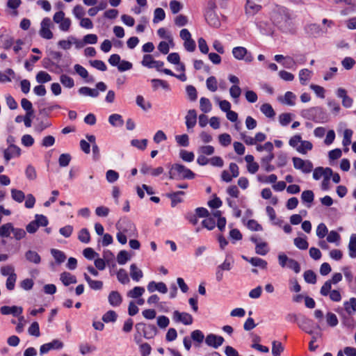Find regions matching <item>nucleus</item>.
Segmentation results:
<instances>
[{"mask_svg": "<svg viewBox=\"0 0 356 356\" xmlns=\"http://www.w3.org/2000/svg\"><path fill=\"white\" fill-rule=\"evenodd\" d=\"M36 81L40 84L47 83L51 80V76L44 71H40L36 76Z\"/></svg>", "mask_w": 356, "mask_h": 356, "instance_id": "41", "label": "nucleus"}, {"mask_svg": "<svg viewBox=\"0 0 356 356\" xmlns=\"http://www.w3.org/2000/svg\"><path fill=\"white\" fill-rule=\"evenodd\" d=\"M305 281L309 284H315L316 282V275L312 270H307L303 275Z\"/></svg>", "mask_w": 356, "mask_h": 356, "instance_id": "53", "label": "nucleus"}, {"mask_svg": "<svg viewBox=\"0 0 356 356\" xmlns=\"http://www.w3.org/2000/svg\"><path fill=\"white\" fill-rule=\"evenodd\" d=\"M216 225V223L214 218L211 217L210 215L202 221V227L208 230H213L215 228Z\"/></svg>", "mask_w": 356, "mask_h": 356, "instance_id": "45", "label": "nucleus"}, {"mask_svg": "<svg viewBox=\"0 0 356 356\" xmlns=\"http://www.w3.org/2000/svg\"><path fill=\"white\" fill-rule=\"evenodd\" d=\"M0 312L3 315H13L15 317H18L23 312V308L19 306H2L0 308Z\"/></svg>", "mask_w": 356, "mask_h": 356, "instance_id": "16", "label": "nucleus"}, {"mask_svg": "<svg viewBox=\"0 0 356 356\" xmlns=\"http://www.w3.org/2000/svg\"><path fill=\"white\" fill-rule=\"evenodd\" d=\"M292 161L294 168L303 173H310L313 170V163L309 160H303L299 157H293Z\"/></svg>", "mask_w": 356, "mask_h": 356, "instance_id": "8", "label": "nucleus"}, {"mask_svg": "<svg viewBox=\"0 0 356 356\" xmlns=\"http://www.w3.org/2000/svg\"><path fill=\"white\" fill-rule=\"evenodd\" d=\"M79 240L83 243H88L90 241V236L88 229L82 228L78 236Z\"/></svg>", "mask_w": 356, "mask_h": 356, "instance_id": "48", "label": "nucleus"}, {"mask_svg": "<svg viewBox=\"0 0 356 356\" xmlns=\"http://www.w3.org/2000/svg\"><path fill=\"white\" fill-rule=\"evenodd\" d=\"M95 86V88H90L87 86L81 87L78 90V93L82 96L97 98L99 95V92H105L107 89L106 84L102 81L96 83Z\"/></svg>", "mask_w": 356, "mask_h": 356, "instance_id": "4", "label": "nucleus"}, {"mask_svg": "<svg viewBox=\"0 0 356 356\" xmlns=\"http://www.w3.org/2000/svg\"><path fill=\"white\" fill-rule=\"evenodd\" d=\"M173 320L175 322H181L184 325H189L193 323V316L186 312H179V311H175L173 312Z\"/></svg>", "mask_w": 356, "mask_h": 356, "instance_id": "13", "label": "nucleus"}, {"mask_svg": "<svg viewBox=\"0 0 356 356\" xmlns=\"http://www.w3.org/2000/svg\"><path fill=\"white\" fill-rule=\"evenodd\" d=\"M342 275L340 273H334L330 280H327L321 286L320 293L323 296H327L330 289H332V284H337L342 280Z\"/></svg>", "mask_w": 356, "mask_h": 356, "instance_id": "11", "label": "nucleus"}, {"mask_svg": "<svg viewBox=\"0 0 356 356\" xmlns=\"http://www.w3.org/2000/svg\"><path fill=\"white\" fill-rule=\"evenodd\" d=\"M261 6L255 4L251 1H247L245 10L247 13L254 14L257 13L261 9Z\"/></svg>", "mask_w": 356, "mask_h": 356, "instance_id": "60", "label": "nucleus"}, {"mask_svg": "<svg viewBox=\"0 0 356 356\" xmlns=\"http://www.w3.org/2000/svg\"><path fill=\"white\" fill-rule=\"evenodd\" d=\"M261 112L267 118H273L275 115V112L272 106L268 103L263 104L260 107Z\"/></svg>", "mask_w": 356, "mask_h": 356, "instance_id": "26", "label": "nucleus"}, {"mask_svg": "<svg viewBox=\"0 0 356 356\" xmlns=\"http://www.w3.org/2000/svg\"><path fill=\"white\" fill-rule=\"evenodd\" d=\"M51 25L52 22L49 17H44L42 20L39 31L41 38L47 40H50L53 38V33L50 30Z\"/></svg>", "mask_w": 356, "mask_h": 356, "instance_id": "10", "label": "nucleus"}, {"mask_svg": "<svg viewBox=\"0 0 356 356\" xmlns=\"http://www.w3.org/2000/svg\"><path fill=\"white\" fill-rule=\"evenodd\" d=\"M349 256L351 258L356 257V235L352 234L348 243Z\"/></svg>", "mask_w": 356, "mask_h": 356, "instance_id": "34", "label": "nucleus"}, {"mask_svg": "<svg viewBox=\"0 0 356 356\" xmlns=\"http://www.w3.org/2000/svg\"><path fill=\"white\" fill-rule=\"evenodd\" d=\"M300 115L305 119L312 120L316 123H323L327 121L328 117L326 112L319 106L304 109Z\"/></svg>", "mask_w": 356, "mask_h": 356, "instance_id": "3", "label": "nucleus"}, {"mask_svg": "<svg viewBox=\"0 0 356 356\" xmlns=\"http://www.w3.org/2000/svg\"><path fill=\"white\" fill-rule=\"evenodd\" d=\"M268 251L269 249L268 248V244L266 242L257 243L255 247V252L257 254L264 256L268 252Z\"/></svg>", "mask_w": 356, "mask_h": 356, "instance_id": "51", "label": "nucleus"}, {"mask_svg": "<svg viewBox=\"0 0 356 356\" xmlns=\"http://www.w3.org/2000/svg\"><path fill=\"white\" fill-rule=\"evenodd\" d=\"M273 159L274 154L273 153H270L261 159V165L266 172H272L275 169V166L270 164V162Z\"/></svg>", "mask_w": 356, "mask_h": 356, "instance_id": "22", "label": "nucleus"}, {"mask_svg": "<svg viewBox=\"0 0 356 356\" xmlns=\"http://www.w3.org/2000/svg\"><path fill=\"white\" fill-rule=\"evenodd\" d=\"M156 60H154L151 54H145L143 57L141 64L146 67L152 68Z\"/></svg>", "mask_w": 356, "mask_h": 356, "instance_id": "61", "label": "nucleus"}, {"mask_svg": "<svg viewBox=\"0 0 356 356\" xmlns=\"http://www.w3.org/2000/svg\"><path fill=\"white\" fill-rule=\"evenodd\" d=\"M179 157L186 162H192L195 159V155L193 152H188L185 149H181L179 152Z\"/></svg>", "mask_w": 356, "mask_h": 356, "instance_id": "50", "label": "nucleus"}, {"mask_svg": "<svg viewBox=\"0 0 356 356\" xmlns=\"http://www.w3.org/2000/svg\"><path fill=\"white\" fill-rule=\"evenodd\" d=\"M152 88L154 90H156L159 87H161L163 89L165 90H170V88L167 81L159 79H153L151 80Z\"/></svg>", "mask_w": 356, "mask_h": 356, "instance_id": "29", "label": "nucleus"}, {"mask_svg": "<svg viewBox=\"0 0 356 356\" xmlns=\"http://www.w3.org/2000/svg\"><path fill=\"white\" fill-rule=\"evenodd\" d=\"M312 72L308 69H302L299 72L300 82L302 85H306L311 78Z\"/></svg>", "mask_w": 356, "mask_h": 356, "instance_id": "44", "label": "nucleus"}, {"mask_svg": "<svg viewBox=\"0 0 356 356\" xmlns=\"http://www.w3.org/2000/svg\"><path fill=\"white\" fill-rule=\"evenodd\" d=\"M343 306L344 309L348 314H350L353 312H356V298H350L349 301L344 302Z\"/></svg>", "mask_w": 356, "mask_h": 356, "instance_id": "40", "label": "nucleus"}, {"mask_svg": "<svg viewBox=\"0 0 356 356\" xmlns=\"http://www.w3.org/2000/svg\"><path fill=\"white\" fill-rule=\"evenodd\" d=\"M298 325L306 333L311 335L313 334L314 321L312 319L306 317L304 315H300V319L298 320Z\"/></svg>", "mask_w": 356, "mask_h": 356, "instance_id": "12", "label": "nucleus"}, {"mask_svg": "<svg viewBox=\"0 0 356 356\" xmlns=\"http://www.w3.org/2000/svg\"><path fill=\"white\" fill-rule=\"evenodd\" d=\"M175 141L181 147H187L189 145V137L186 134L175 136Z\"/></svg>", "mask_w": 356, "mask_h": 356, "instance_id": "46", "label": "nucleus"}, {"mask_svg": "<svg viewBox=\"0 0 356 356\" xmlns=\"http://www.w3.org/2000/svg\"><path fill=\"white\" fill-rule=\"evenodd\" d=\"M118 318V314L117 313L113 310H109L106 312L103 316H102V321L106 323H115L117 321Z\"/></svg>", "mask_w": 356, "mask_h": 356, "instance_id": "33", "label": "nucleus"}, {"mask_svg": "<svg viewBox=\"0 0 356 356\" xmlns=\"http://www.w3.org/2000/svg\"><path fill=\"white\" fill-rule=\"evenodd\" d=\"M205 19L208 24L213 27L218 28L220 25V22L217 15L212 10L207 11L205 14Z\"/></svg>", "mask_w": 356, "mask_h": 356, "instance_id": "19", "label": "nucleus"}, {"mask_svg": "<svg viewBox=\"0 0 356 356\" xmlns=\"http://www.w3.org/2000/svg\"><path fill=\"white\" fill-rule=\"evenodd\" d=\"M326 321L327 325L330 327H335L339 323V321L336 314L330 312L326 314Z\"/></svg>", "mask_w": 356, "mask_h": 356, "instance_id": "59", "label": "nucleus"}, {"mask_svg": "<svg viewBox=\"0 0 356 356\" xmlns=\"http://www.w3.org/2000/svg\"><path fill=\"white\" fill-rule=\"evenodd\" d=\"M60 81L63 84V86L67 88H72L74 86V79L66 74H62L60 76Z\"/></svg>", "mask_w": 356, "mask_h": 356, "instance_id": "47", "label": "nucleus"}, {"mask_svg": "<svg viewBox=\"0 0 356 356\" xmlns=\"http://www.w3.org/2000/svg\"><path fill=\"white\" fill-rule=\"evenodd\" d=\"M355 60L349 56L345 57L341 60V65L343 67L344 69L349 70H351L354 65H355Z\"/></svg>", "mask_w": 356, "mask_h": 356, "instance_id": "64", "label": "nucleus"}, {"mask_svg": "<svg viewBox=\"0 0 356 356\" xmlns=\"http://www.w3.org/2000/svg\"><path fill=\"white\" fill-rule=\"evenodd\" d=\"M136 103L141 109L146 111L152 108V104L149 102H145L142 95H138L136 98Z\"/></svg>", "mask_w": 356, "mask_h": 356, "instance_id": "38", "label": "nucleus"}, {"mask_svg": "<svg viewBox=\"0 0 356 356\" xmlns=\"http://www.w3.org/2000/svg\"><path fill=\"white\" fill-rule=\"evenodd\" d=\"M131 259V256L126 250H120L117 255V261L120 265L125 264Z\"/></svg>", "mask_w": 356, "mask_h": 356, "instance_id": "43", "label": "nucleus"}, {"mask_svg": "<svg viewBox=\"0 0 356 356\" xmlns=\"http://www.w3.org/2000/svg\"><path fill=\"white\" fill-rule=\"evenodd\" d=\"M232 55L237 60H245L247 63L253 60V56L244 47H236L232 49Z\"/></svg>", "mask_w": 356, "mask_h": 356, "instance_id": "9", "label": "nucleus"}, {"mask_svg": "<svg viewBox=\"0 0 356 356\" xmlns=\"http://www.w3.org/2000/svg\"><path fill=\"white\" fill-rule=\"evenodd\" d=\"M279 265L282 268H288L296 273L300 272L299 263L293 259L289 258L284 253H280L277 257Z\"/></svg>", "mask_w": 356, "mask_h": 356, "instance_id": "6", "label": "nucleus"}, {"mask_svg": "<svg viewBox=\"0 0 356 356\" xmlns=\"http://www.w3.org/2000/svg\"><path fill=\"white\" fill-rule=\"evenodd\" d=\"M116 229L129 236L134 235L136 231L135 225L127 218H121L116 223Z\"/></svg>", "mask_w": 356, "mask_h": 356, "instance_id": "7", "label": "nucleus"}, {"mask_svg": "<svg viewBox=\"0 0 356 356\" xmlns=\"http://www.w3.org/2000/svg\"><path fill=\"white\" fill-rule=\"evenodd\" d=\"M294 245L300 250H307L309 247V243L306 238L297 237L294 238Z\"/></svg>", "mask_w": 356, "mask_h": 356, "instance_id": "55", "label": "nucleus"}, {"mask_svg": "<svg viewBox=\"0 0 356 356\" xmlns=\"http://www.w3.org/2000/svg\"><path fill=\"white\" fill-rule=\"evenodd\" d=\"M273 23L282 31L288 32L291 28V19L288 10L282 6L276 7L271 13Z\"/></svg>", "mask_w": 356, "mask_h": 356, "instance_id": "1", "label": "nucleus"}, {"mask_svg": "<svg viewBox=\"0 0 356 356\" xmlns=\"http://www.w3.org/2000/svg\"><path fill=\"white\" fill-rule=\"evenodd\" d=\"M60 280L65 286L77 282L76 277L68 272H63L60 275Z\"/></svg>", "mask_w": 356, "mask_h": 356, "instance_id": "23", "label": "nucleus"}, {"mask_svg": "<svg viewBox=\"0 0 356 356\" xmlns=\"http://www.w3.org/2000/svg\"><path fill=\"white\" fill-rule=\"evenodd\" d=\"M10 193L12 199L18 203H22L25 200V194L21 190L12 188Z\"/></svg>", "mask_w": 356, "mask_h": 356, "instance_id": "31", "label": "nucleus"}, {"mask_svg": "<svg viewBox=\"0 0 356 356\" xmlns=\"http://www.w3.org/2000/svg\"><path fill=\"white\" fill-rule=\"evenodd\" d=\"M186 126L188 129L193 128L197 123V113L194 109H191L188 111L185 117Z\"/></svg>", "mask_w": 356, "mask_h": 356, "instance_id": "18", "label": "nucleus"}, {"mask_svg": "<svg viewBox=\"0 0 356 356\" xmlns=\"http://www.w3.org/2000/svg\"><path fill=\"white\" fill-rule=\"evenodd\" d=\"M135 329L139 334L142 333L143 337L147 339H153L158 333L156 327L153 324L138 323L135 325Z\"/></svg>", "mask_w": 356, "mask_h": 356, "instance_id": "5", "label": "nucleus"}, {"mask_svg": "<svg viewBox=\"0 0 356 356\" xmlns=\"http://www.w3.org/2000/svg\"><path fill=\"white\" fill-rule=\"evenodd\" d=\"M200 108L203 113H207L211 111L212 104L208 98L201 97L200 99Z\"/></svg>", "mask_w": 356, "mask_h": 356, "instance_id": "30", "label": "nucleus"}, {"mask_svg": "<svg viewBox=\"0 0 356 356\" xmlns=\"http://www.w3.org/2000/svg\"><path fill=\"white\" fill-rule=\"evenodd\" d=\"M206 85L208 90L211 92H216L218 89V83L215 76H209L206 81Z\"/></svg>", "mask_w": 356, "mask_h": 356, "instance_id": "54", "label": "nucleus"}, {"mask_svg": "<svg viewBox=\"0 0 356 356\" xmlns=\"http://www.w3.org/2000/svg\"><path fill=\"white\" fill-rule=\"evenodd\" d=\"M15 74V72L10 68L6 69L4 72H0V82H10L12 81L11 76L14 78Z\"/></svg>", "mask_w": 356, "mask_h": 356, "instance_id": "28", "label": "nucleus"}, {"mask_svg": "<svg viewBox=\"0 0 356 356\" xmlns=\"http://www.w3.org/2000/svg\"><path fill=\"white\" fill-rule=\"evenodd\" d=\"M313 145L310 141L302 140L300 145L296 148V150L301 154H306L308 150H311Z\"/></svg>", "mask_w": 356, "mask_h": 356, "instance_id": "49", "label": "nucleus"}, {"mask_svg": "<svg viewBox=\"0 0 356 356\" xmlns=\"http://www.w3.org/2000/svg\"><path fill=\"white\" fill-rule=\"evenodd\" d=\"M108 122L114 127H122L124 124V120L121 115L113 113L108 117Z\"/></svg>", "mask_w": 356, "mask_h": 356, "instance_id": "25", "label": "nucleus"}, {"mask_svg": "<svg viewBox=\"0 0 356 356\" xmlns=\"http://www.w3.org/2000/svg\"><path fill=\"white\" fill-rule=\"evenodd\" d=\"M117 279L122 284H127L130 282L127 272L124 268H120L116 273Z\"/></svg>", "mask_w": 356, "mask_h": 356, "instance_id": "39", "label": "nucleus"}, {"mask_svg": "<svg viewBox=\"0 0 356 356\" xmlns=\"http://www.w3.org/2000/svg\"><path fill=\"white\" fill-rule=\"evenodd\" d=\"M191 337L194 341L197 342L198 343H202L204 339V335L200 330L193 331L191 334Z\"/></svg>", "mask_w": 356, "mask_h": 356, "instance_id": "62", "label": "nucleus"}, {"mask_svg": "<svg viewBox=\"0 0 356 356\" xmlns=\"http://www.w3.org/2000/svg\"><path fill=\"white\" fill-rule=\"evenodd\" d=\"M185 192L182 191H179L177 192H172L170 193H168L166 196L170 199L171 200V207H175L177 205V204L181 203L183 200L180 197L181 195H184Z\"/></svg>", "mask_w": 356, "mask_h": 356, "instance_id": "21", "label": "nucleus"}, {"mask_svg": "<svg viewBox=\"0 0 356 356\" xmlns=\"http://www.w3.org/2000/svg\"><path fill=\"white\" fill-rule=\"evenodd\" d=\"M250 264L261 269H266L268 266L267 261L259 257H251L250 259Z\"/></svg>", "mask_w": 356, "mask_h": 356, "instance_id": "37", "label": "nucleus"}, {"mask_svg": "<svg viewBox=\"0 0 356 356\" xmlns=\"http://www.w3.org/2000/svg\"><path fill=\"white\" fill-rule=\"evenodd\" d=\"M83 277L91 289L98 291L101 290L103 288L102 281L92 280L86 273H83Z\"/></svg>", "mask_w": 356, "mask_h": 356, "instance_id": "20", "label": "nucleus"}, {"mask_svg": "<svg viewBox=\"0 0 356 356\" xmlns=\"http://www.w3.org/2000/svg\"><path fill=\"white\" fill-rule=\"evenodd\" d=\"M24 256L26 259L30 263L39 264L41 262V257L40 254L34 250H29L26 251Z\"/></svg>", "mask_w": 356, "mask_h": 356, "instance_id": "24", "label": "nucleus"}, {"mask_svg": "<svg viewBox=\"0 0 356 356\" xmlns=\"http://www.w3.org/2000/svg\"><path fill=\"white\" fill-rule=\"evenodd\" d=\"M122 296L117 291H112L108 296V301L111 306L118 307L121 305L122 302Z\"/></svg>", "mask_w": 356, "mask_h": 356, "instance_id": "17", "label": "nucleus"}, {"mask_svg": "<svg viewBox=\"0 0 356 356\" xmlns=\"http://www.w3.org/2000/svg\"><path fill=\"white\" fill-rule=\"evenodd\" d=\"M21 154V149L15 145H11L3 151V157L8 163L11 159L18 157Z\"/></svg>", "mask_w": 356, "mask_h": 356, "instance_id": "15", "label": "nucleus"}, {"mask_svg": "<svg viewBox=\"0 0 356 356\" xmlns=\"http://www.w3.org/2000/svg\"><path fill=\"white\" fill-rule=\"evenodd\" d=\"M13 225L11 222H8L2 225L0 227V236L3 238H8L12 232Z\"/></svg>", "mask_w": 356, "mask_h": 356, "instance_id": "36", "label": "nucleus"}, {"mask_svg": "<svg viewBox=\"0 0 356 356\" xmlns=\"http://www.w3.org/2000/svg\"><path fill=\"white\" fill-rule=\"evenodd\" d=\"M28 332L31 336L39 337L40 336V332L38 323L35 321L33 322L28 329Z\"/></svg>", "mask_w": 356, "mask_h": 356, "instance_id": "57", "label": "nucleus"}, {"mask_svg": "<svg viewBox=\"0 0 356 356\" xmlns=\"http://www.w3.org/2000/svg\"><path fill=\"white\" fill-rule=\"evenodd\" d=\"M145 292V289L143 286H135L133 289L127 292V296L131 298H138Z\"/></svg>", "mask_w": 356, "mask_h": 356, "instance_id": "42", "label": "nucleus"}, {"mask_svg": "<svg viewBox=\"0 0 356 356\" xmlns=\"http://www.w3.org/2000/svg\"><path fill=\"white\" fill-rule=\"evenodd\" d=\"M169 179H193L195 174L189 168L181 163H174L169 165Z\"/></svg>", "mask_w": 356, "mask_h": 356, "instance_id": "2", "label": "nucleus"}, {"mask_svg": "<svg viewBox=\"0 0 356 356\" xmlns=\"http://www.w3.org/2000/svg\"><path fill=\"white\" fill-rule=\"evenodd\" d=\"M131 145L133 147L138 148V149L144 150L147 147V139H143V140L133 139L131 140Z\"/></svg>", "mask_w": 356, "mask_h": 356, "instance_id": "58", "label": "nucleus"}, {"mask_svg": "<svg viewBox=\"0 0 356 356\" xmlns=\"http://www.w3.org/2000/svg\"><path fill=\"white\" fill-rule=\"evenodd\" d=\"M224 338L214 334H209L205 338V343L207 346L213 348H218L224 342Z\"/></svg>", "mask_w": 356, "mask_h": 356, "instance_id": "14", "label": "nucleus"}, {"mask_svg": "<svg viewBox=\"0 0 356 356\" xmlns=\"http://www.w3.org/2000/svg\"><path fill=\"white\" fill-rule=\"evenodd\" d=\"M165 17V13L163 8H157L154 10V19L153 22L156 24L162 20H163Z\"/></svg>", "mask_w": 356, "mask_h": 356, "instance_id": "52", "label": "nucleus"}, {"mask_svg": "<svg viewBox=\"0 0 356 356\" xmlns=\"http://www.w3.org/2000/svg\"><path fill=\"white\" fill-rule=\"evenodd\" d=\"M51 254L54 257L57 264H60L65 261L66 256L63 252L57 249H51Z\"/></svg>", "mask_w": 356, "mask_h": 356, "instance_id": "32", "label": "nucleus"}, {"mask_svg": "<svg viewBox=\"0 0 356 356\" xmlns=\"http://www.w3.org/2000/svg\"><path fill=\"white\" fill-rule=\"evenodd\" d=\"M130 276L134 281L138 282L143 277V273L136 264H133L130 266Z\"/></svg>", "mask_w": 356, "mask_h": 356, "instance_id": "27", "label": "nucleus"}, {"mask_svg": "<svg viewBox=\"0 0 356 356\" xmlns=\"http://www.w3.org/2000/svg\"><path fill=\"white\" fill-rule=\"evenodd\" d=\"M314 193L310 190L305 191L301 194V200L303 202L310 204L314 201Z\"/></svg>", "mask_w": 356, "mask_h": 356, "instance_id": "63", "label": "nucleus"}, {"mask_svg": "<svg viewBox=\"0 0 356 356\" xmlns=\"http://www.w3.org/2000/svg\"><path fill=\"white\" fill-rule=\"evenodd\" d=\"M284 348L282 343L278 341L272 342V355L273 356H280L283 353Z\"/></svg>", "mask_w": 356, "mask_h": 356, "instance_id": "35", "label": "nucleus"}, {"mask_svg": "<svg viewBox=\"0 0 356 356\" xmlns=\"http://www.w3.org/2000/svg\"><path fill=\"white\" fill-rule=\"evenodd\" d=\"M186 92L187 93L188 99L191 102H194L197 99V92L196 88L193 86H187L186 88Z\"/></svg>", "mask_w": 356, "mask_h": 356, "instance_id": "56", "label": "nucleus"}]
</instances>
